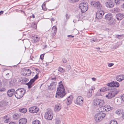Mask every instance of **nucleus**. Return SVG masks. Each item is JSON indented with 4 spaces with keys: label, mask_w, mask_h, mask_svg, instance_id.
Here are the masks:
<instances>
[{
    "label": "nucleus",
    "mask_w": 124,
    "mask_h": 124,
    "mask_svg": "<svg viewBox=\"0 0 124 124\" xmlns=\"http://www.w3.org/2000/svg\"><path fill=\"white\" fill-rule=\"evenodd\" d=\"M26 92L25 90L23 88L18 89L15 91V95L16 98L20 99L23 97Z\"/></svg>",
    "instance_id": "1"
},
{
    "label": "nucleus",
    "mask_w": 124,
    "mask_h": 124,
    "mask_svg": "<svg viewBox=\"0 0 124 124\" xmlns=\"http://www.w3.org/2000/svg\"><path fill=\"white\" fill-rule=\"evenodd\" d=\"M65 90L64 88H58L55 97L58 98H62L65 95Z\"/></svg>",
    "instance_id": "2"
},
{
    "label": "nucleus",
    "mask_w": 124,
    "mask_h": 124,
    "mask_svg": "<svg viewBox=\"0 0 124 124\" xmlns=\"http://www.w3.org/2000/svg\"><path fill=\"white\" fill-rule=\"evenodd\" d=\"M118 92V91H117L116 88L112 89L108 91V94L106 95V97L108 99H111L114 97Z\"/></svg>",
    "instance_id": "3"
},
{
    "label": "nucleus",
    "mask_w": 124,
    "mask_h": 124,
    "mask_svg": "<svg viewBox=\"0 0 124 124\" xmlns=\"http://www.w3.org/2000/svg\"><path fill=\"white\" fill-rule=\"evenodd\" d=\"M100 111V113L96 114L94 116L95 121L99 122L105 116V113Z\"/></svg>",
    "instance_id": "4"
},
{
    "label": "nucleus",
    "mask_w": 124,
    "mask_h": 124,
    "mask_svg": "<svg viewBox=\"0 0 124 124\" xmlns=\"http://www.w3.org/2000/svg\"><path fill=\"white\" fill-rule=\"evenodd\" d=\"M93 104L95 105L98 106L101 109V108L104 105L105 103L103 100L96 99L93 100Z\"/></svg>",
    "instance_id": "5"
},
{
    "label": "nucleus",
    "mask_w": 124,
    "mask_h": 124,
    "mask_svg": "<svg viewBox=\"0 0 124 124\" xmlns=\"http://www.w3.org/2000/svg\"><path fill=\"white\" fill-rule=\"evenodd\" d=\"M79 8L81 10V12L83 13H84L86 12L88 9V3L86 2L81 3L79 4Z\"/></svg>",
    "instance_id": "6"
},
{
    "label": "nucleus",
    "mask_w": 124,
    "mask_h": 124,
    "mask_svg": "<svg viewBox=\"0 0 124 124\" xmlns=\"http://www.w3.org/2000/svg\"><path fill=\"white\" fill-rule=\"evenodd\" d=\"M53 114L52 111L49 110L45 113V117L46 119L51 120L53 118Z\"/></svg>",
    "instance_id": "7"
},
{
    "label": "nucleus",
    "mask_w": 124,
    "mask_h": 124,
    "mask_svg": "<svg viewBox=\"0 0 124 124\" xmlns=\"http://www.w3.org/2000/svg\"><path fill=\"white\" fill-rule=\"evenodd\" d=\"M38 75H36L35 77L33 79H32L28 83H26V85L28 86V88L30 89L33 86V83L35 81V80L38 78Z\"/></svg>",
    "instance_id": "8"
},
{
    "label": "nucleus",
    "mask_w": 124,
    "mask_h": 124,
    "mask_svg": "<svg viewBox=\"0 0 124 124\" xmlns=\"http://www.w3.org/2000/svg\"><path fill=\"white\" fill-rule=\"evenodd\" d=\"M91 4L98 9H101L102 7L101 4L99 1H93L91 3Z\"/></svg>",
    "instance_id": "9"
},
{
    "label": "nucleus",
    "mask_w": 124,
    "mask_h": 124,
    "mask_svg": "<svg viewBox=\"0 0 124 124\" xmlns=\"http://www.w3.org/2000/svg\"><path fill=\"white\" fill-rule=\"evenodd\" d=\"M111 109V107L109 105H106L104 107L101 108V112H106L109 111Z\"/></svg>",
    "instance_id": "10"
},
{
    "label": "nucleus",
    "mask_w": 124,
    "mask_h": 124,
    "mask_svg": "<svg viewBox=\"0 0 124 124\" xmlns=\"http://www.w3.org/2000/svg\"><path fill=\"white\" fill-rule=\"evenodd\" d=\"M83 98L81 96H78L77 97L76 101V102H75V103L76 104L81 105L83 103Z\"/></svg>",
    "instance_id": "11"
},
{
    "label": "nucleus",
    "mask_w": 124,
    "mask_h": 124,
    "mask_svg": "<svg viewBox=\"0 0 124 124\" xmlns=\"http://www.w3.org/2000/svg\"><path fill=\"white\" fill-rule=\"evenodd\" d=\"M38 110V108L36 106L31 107L29 109L30 112L32 113H36Z\"/></svg>",
    "instance_id": "12"
},
{
    "label": "nucleus",
    "mask_w": 124,
    "mask_h": 124,
    "mask_svg": "<svg viewBox=\"0 0 124 124\" xmlns=\"http://www.w3.org/2000/svg\"><path fill=\"white\" fill-rule=\"evenodd\" d=\"M113 1L111 0H108L105 3L106 7L108 8H112L113 7L114 5Z\"/></svg>",
    "instance_id": "13"
},
{
    "label": "nucleus",
    "mask_w": 124,
    "mask_h": 124,
    "mask_svg": "<svg viewBox=\"0 0 124 124\" xmlns=\"http://www.w3.org/2000/svg\"><path fill=\"white\" fill-rule=\"evenodd\" d=\"M104 14V12L102 11H97L96 14V17L98 19H101Z\"/></svg>",
    "instance_id": "14"
},
{
    "label": "nucleus",
    "mask_w": 124,
    "mask_h": 124,
    "mask_svg": "<svg viewBox=\"0 0 124 124\" xmlns=\"http://www.w3.org/2000/svg\"><path fill=\"white\" fill-rule=\"evenodd\" d=\"M56 84L57 82L56 81L52 82L51 83L50 85L48 86V89L49 90H52L55 87Z\"/></svg>",
    "instance_id": "15"
},
{
    "label": "nucleus",
    "mask_w": 124,
    "mask_h": 124,
    "mask_svg": "<svg viewBox=\"0 0 124 124\" xmlns=\"http://www.w3.org/2000/svg\"><path fill=\"white\" fill-rule=\"evenodd\" d=\"M15 90L14 89L9 90L7 92L8 96L9 97H12L15 93Z\"/></svg>",
    "instance_id": "16"
},
{
    "label": "nucleus",
    "mask_w": 124,
    "mask_h": 124,
    "mask_svg": "<svg viewBox=\"0 0 124 124\" xmlns=\"http://www.w3.org/2000/svg\"><path fill=\"white\" fill-rule=\"evenodd\" d=\"M105 19L109 21L110 20H113V16L111 13H108L105 15Z\"/></svg>",
    "instance_id": "17"
},
{
    "label": "nucleus",
    "mask_w": 124,
    "mask_h": 124,
    "mask_svg": "<svg viewBox=\"0 0 124 124\" xmlns=\"http://www.w3.org/2000/svg\"><path fill=\"white\" fill-rule=\"evenodd\" d=\"M2 118L4 120V122L5 123H8L10 121L9 115H8L4 116Z\"/></svg>",
    "instance_id": "18"
},
{
    "label": "nucleus",
    "mask_w": 124,
    "mask_h": 124,
    "mask_svg": "<svg viewBox=\"0 0 124 124\" xmlns=\"http://www.w3.org/2000/svg\"><path fill=\"white\" fill-rule=\"evenodd\" d=\"M61 108V105L60 104H57L54 107V111L56 112H58L60 110Z\"/></svg>",
    "instance_id": "19"
},
{
    "label": "nucleus",
    "mask_w": 124,
    "mask_h": 124,
    "mask_svg": "<svg viewBox=\"0 0 124 124\" xmlns=\"http://www.w3.org/2000/svg\"><path fill=\"white\" fill-rule=\"evenodd\" d=\"M124 17V15L121 13H119L116 15V17L118 20H122Z\"/></svg>",
    "instance_id": "20"
},
{
    "label": "nucleus",
    "mask_w": 124,
    "mask_h": 124,
    "mask_svg": "<svg viewBox=\"0 0 124 124\" xmlns=\"http://www.w3.org/2000/svg\"><path fill=\"white\" fill-rule=\"evenodd\" d=\"M23 71L25 72L26 73L24 74V76H30L31 73V71L29 69H24Z\"/></svg>",
    "instance_id": "21"
},
{
    "label": "nucleus",
    "mask_w": 124,
    "mask_h": 124,
    "mask_svg": "<svg viewBox=\"0 0 124 124\" xmlns=\"http://www.w3.org/2000/svg\"><path fill=\"white\" fill-rule=\"evenodd\" d=\"M95 88L93 86H92L91 88L89 90V91L87 94V95L88 97H90L92 95V92L93 90H94Z\"/></svg>",
    "instance_id": "22"
},
{
    "label": "nucleus",
    "mask_w": 124,
    "mask_h": 124,
    "mask_svg": "<svg viewBox=\"0 0 124 124\" xmlns=\"http://www.w3.org/2000/svg\"><path fill=\"white\" fill-rule=\"evenodd\" d=\"M19 124H26L27 122V120L25 118H23L19 120Z\"/></svg>",
    "instance_id": "23"
},
{
    "label": "nucleus",
    "mask_w": 124,
    "mask_h": 124,
    "mask_svg": "<svg viewBox=\"0 0 124 124\" xmlns=\"http://www.w3.org/2000/svg\"><path fill=\"white\" fill-rule=\"evenodd\" d=\"M72 99V96H69L68 97L67 101V105H69L71 103Z\"/></svg>",
    "instance_id": "24"
},
{
    "label": "nucleus",
    "mask_w": 124,
    "mask_h": 124,
    "mask_svg": "<svg viewBox=\"0 0 124 124\" xmlns=\"http://www.w3.org/2000/svg\"><path fill=\"white\" fill-rule=\"evenodd\" d=\"M124 79V76L120 75L118 76L116 78V79L117 81H121Z\"/></svg>",
    "instance_id": "25"
},
{
    "label": "nucleus",
    "mask_w": 124,
    "mask_h": 124,
    "mask_svg": "<svg viewBox=\"0 0 124 124\" xmlns=\"http://www.w3.org/2000/svg\"><path fill=\"white\" fill-rule=\"evenodd\" d=\"M21 115L19 113H16L13 115V117L14 119L16 120L20 118Z\"/></svg>",
    "instance_id": "26"
},
{
    "label": "nucleus",
    "mask_w": 124,
    "mask_h": 124,
    "mask_svg": "<svg viewBox=\"0 0 124 124\" xmlns=\"http://www.w3.org/2000/svg\"><path fill=\"white\" fill-rule=\"evenodd\" d=\"M12 72L10 70H8L6 72V77L8 78H10L11 77Z\"/></svg>",
    "instance_id": "27"
},
{
    "label": "nucleus",
    "mask_w": 124,
    "mask_h": 124,
    "mask_svg": "<svg viewBox=\"0 0 124 124\" xmlns=\"http://www.w3.org/2000/svg\"><path fill=\"white\" fill-rule=\"evenodd\" d=\"M40 39L39 37L36 36H34L33 37V39L32 40L34 42H36L39 41Z\"/></svg>",
    "instance_id": "28"
},
{
    "label": "nucleus",
    "mask_w": 124,
    "mask_h": 124,
    "mask_svg": "<svg viewBox=\"0 0 124 124\" xmlns=\"http://www.w3.org/2000/svg\"><path fill=\"white\" fill-rule=\"evenodd\" d=\"M102 38H101V39H100L99 40L98 39L96 38H93L91 39H90V41L92 43H93L94 42H98L100 40H102Z\"/></svg>",
    "instance_id": "29"
},
{
    "label": "nucleus",
    "mask_w": 124,
    "mask_h": 124,
    "mask_svg": "<svg viewBox=\"0 0 124 124\" xmlns=\"http://www.w3.org/2000/svg\"><path fill=\"white\" fill-rule=\"evenodd\" d=\"M53 29L54 31V32L53 33V35H55L57 31V28L56 26H54L53 27Z\"/></svg>",
    "instance_id": "30"
},
{
    "label": "nucleus",
    "mask_w": 124,
    "mask_h": 124,
    "mask_svg": "<svg viewBox=\"0 0 124 124\" xmlns=\"http://www.w3.org/2000/svg\"><path fill=\"white\" fill-rule=\"evenodd\" d=\"M19 111L21 112L25 113L27 111V109L26 108H23L19 110Z\"/></svg>",
    "instance_id": "31"
},
{
    "label": "nucleus",
    "mask_w": 124,
    "mask_h": 124,
    "mask_svg": "<svg viewBox=\"0 0 124 124\" xmlns=\"http://www.w3.org/2000/svg\"><path fill=\"white\" fill-rule=\"evenodd\" d=\"M113 87H118L119 86V83L116 82H113Z\"/></svg>",
    "instance_id": "32"
},
{
    "label": "nucleus",
    "mask_w": 124,
    "mask_h": 124,
    "mask_svg": "<svg viewBox=\"0 0 124 124\" xmlns=\"http://www.w3.org/2000/svg\"><path fill=\"white\" fill-rule=\"evenodd\" d=\"M32 124H40V122L38 120H36L33 122Z\"/></svg>",
    "instance_id": "33"
},
{
    "label": "nucleus",
    "mask_w": 124,
    "mask_h": 124,
    "mask_svg": "<svg viewBox=\"0 0 124 124\" xmlns=\"http://www.w3.org/2000/svg\"><path fill=\"white\" fill-rule=\"evenodd\" d=\"M110 123L109 124H117V122L115 120H111Z\"/></svg>",
    "instance_id": "34"
},
{
    "label": "nucleus",
    "mask_w": 124,
    "mask_h": 124,
    "mask_svg": "<svg viewBox=\"0 0 124 124\" xmlns=\"http://www.w3.org/2000/svg\"><path fill=\"white\" fill-rule=\"evenodd\" d=\"M59 86L58 88H64L63 85L62 84V81H60L59 83Z\"/></svg>",
    "instance_id": "35"
},
{
    "label": "nucleus",
    "mask_w": 124,
    "mask_h": 124,
    "mask_svg": "<svg viewBox=\"0 0 124 124\" xmlns=\"http://www.w3.org/2000/svg\"><path fill=\"white\" fill-rule=\"evenodd\" d=\"M45 4L43 3L42 6L43 9L44 11H46L47 10V9L45 7Z\"/></svg>",
    "instance_id": "36"
},
{
    "label": "nucleus",
    "mask_w": 124,
    "mask_h": 124,
    "mask_svg": "<svg viewBox=\"0 0 124 124\" xmlns=\"http://www.w3.org/2000/svg\"><path fill=\"white\" fill-rule=\"evenodd\" d=\"M70 65H68L66 67V70L67 71H69L70 69Z\"/></svg>",
    "instance_id": "37"
},
{
    "label": "nucleus",
    "mask_w": 124,
    "mask_h": 124,
    "mask_svg": "<svg viewBox=\"0 0 124 124\" xmlns=\"http://www.w3.org/2000/svg\"><path fill=\"white\" fill-rule=\"evenodd\" d=\"M116 113L118 115H119L121 113V111L119 109H118L116 110Z\"/></svg>",
    "instance_id": "38"
},
{
    "label": "nucleus",
    "mask_w": 124,
    "mask_h": 124,
    "mask_svg": "<svg viewBox=\"0 0 124 124\" xmlns=\"http://www.w3.org/2000/svg\"><path fill=\"white\" fill-rule=\"evenodd\" d=\"M58 70L61 72H64V70L62 68H61L60 67H59V68H58Z\"/></svg>",
    "instance_id": "39"
},
{
    "label": "nucleus",
    "mask_w": 124,
    "mask_h": 124,
    "mask_svg": "<svg viewBox=\"0 0 124 124\" xmlns=\"http://www.w3.org/2000/svg\"><path fill=\"white\" fill-rule=\"evenodd\" d=\"M32 26L34 28L36 29L37 28V24L35 23H33L32 24Z\"/></svg>",
    "instance_id": "40"
},
{
    "label": "nucleus",
    "mask_w": 124,
    "mask_h": 124,
    "mask_svg": "<svg viewBox=\"0 0 124 124\" xmlns=\"http://www.w3.org/2000/svg\"><path fill=\"white\" fill-rule=\"evenodd\" d=\"M107 89L105 88H103L100 90L101 92H105L107 90Z\"/></svg>",
    "instance_id": "41"
},
{
    "label": "nucleus",
    "mask_w": 124,
    "mask_h": 124,
    "mask_svg": "<svg viewBox=\"0 0 124 124\" xmlns=\"http://www.w3.org/2000/svg\"><path fill=\"white\" fill-rule=\"evenodd\" d=\"M75 19L73 21V22L74 23H76L77 20H79L77 16H75Z\"/></svg>",
    "instance_id": "42"
},
{
    "label": "nucleus",
    "mask_w": 124,
    "mask_h": 124,
    "mask_svg": "<svg viewBox=\"0 0 124 124\" xmlns=\"http://www.w3.org/2000/svg\"><path fill=\"white\" fill-rule=\"evenodd\" d=\"M115 2L117 5H118L120 2V0H115Z\"/></svg>",
    "instance_id": "43"
},
{
    "label": "nucleus",
    "mask_w": 124,
    "mask_h": 124,
    "mask_svg": "<svg viewBox=\"0 0 124 124\" xmlns=\"http://www.w3.org/2000/svg\"><path fill=\"white\" fill-rule=\"evenodd\" d=\"M108 86H113V82L110 83H108Z\"/></svg>",
    "instance_id": "44"
},
{
    "label": "nucleus",
    "mask_w": 124,
    "mask_h": 124,
    "mask_svg": "<svg viewBox=\"0 0 124 124\" xmlns=\"http://www.w3.org/2000/svg\"><path fill=\"white\" fill-rule=\"evenodd\" d=\"M66 19L67 20L69 19L70 18V16L67 14H66L65 15Z\"/></svg>",
    "instance_id": "45"
},
{
    "label": "nucleus",
    "mask_w": 124,
    "mask_h": 124,
    "mask_svg": "<svg viewBox=\"0 0 124 124\" xmlns=\"http://www.w3.org/2000/svg\"><path fill=\"white\" fill-rule=\"evenodd\" d=\"M114 64L113 63H108V66L109 67H111L114 65Z\"/></svg>",
    "instance_id": "46"
},
{
    "label": "nucleus",
    "mask_w": 124,
    "mask_h": 124,
    "mask_svg": "<svg viewBox=\"0 0 124 124\" xmlns=\"http://www.w3.org/2000/svg\"><path fill=\"white\" fill-rule=\"evenodd\" d=\"M44 55V54H43L40 55V58L42 60L43 59Z\"/></svg>",
    "instance_id": "47"
},
{
    "label": "nucleus",
    "mask_w": 124,
    "mask_h": 124,
    "mask_svg": "<svg viewBox=\"0 0 124 124\" xmlns=\"http://www.w3.org/2000/svg\"><path fill=\"white\" fill-rule=\"evenodd\" d=\"M6 89L5 88H1L0 89V91L1 92L4 91H5Z\"/></svg>",
    "instance_id": "48"
},
{
    "label": "nucleus",
    "mask_w": 124,
    "mask_h": 124,
    "mask_svg": "<svg viewBox=\"0 0 124 124\" xmlns=\"http://www.w3.org/2000/svg\"><path fill=\"white\" fill-rule=\"evenodd\" d=\"M3 103H4V102L3 101H1L0 103V105L1 107H3L5 105L4 104H3Z\"/></svg>",
    "instance_id": "49"
},
{
    "label": "nucleus",
    "mask_w": 124,
    "mask_h": 124,
    "mask_svg": "<svg viewBox=\"0 0 124 124\" xmlns=\"http://www.w3.org/2000/svg\"><path fill=\"white\" fill-rule=\"evenodd\" d=\"M122 35H117L116 36V37L117 38L120 39V37H121Z\"/></svg>",
    "instance_id": "50"
},
{
    "label": "nucleus",
    "mask_w": 124,
    "mask_h": 124,
    "mask_svg": "<svg viewBox=\"0 0 124 124\" xmlns=\"http://www.w3.org/2000/svg\"><path fill=\"white\" fill-rule=\"evenodd\" d=\"M21 74L23 76H24V74L26 73H25V72L23 71H23H21Z\"/></svg>",
    "instance_id": "51"
},
{
    "label": "nucleus",
    "mask_w": 124,
    "mask_h": 124,
    "mask_svg": "<svg viewBox=\"0 0 124 124\" xmlns=\"http://www.w3.org/2000/svg\"><path fill=\"white\" fill-rule=\"evenodd\" d=\"M9 124H17L15 122H11L9 123Z\"/></svg>",
    "instance_id": "52"
},
{
    "label": "nucleus",
    "mask_w": 124,
    "mask_h": 124,
    "mask_svg": "<svg viewBox=\"0 0 124 124\" xmlns=\"http://www.w3.org/2000/svg\"><path fill=\"white\" fill-rule=\"evenodd\" d=\"M121 98L122 100L123 101H124V94L122 96Z\"/></svg>",
    "instance_id": "53"
},
{
    "label": "nucleus",
    "mask_w": 124,
    "mask_h": 124,
    "mask_svg": "<svg viewBox=\"0 0 124 124\" xmlns=\"http://www.w3.org/2000/svg\"><path fill=\"white\" fill-rule=\"evenodd\" d=\"M56 78L55 77L54 78H51V80H54L55 81H56Z\"/></svg>",
    "instance_id": "54"
},
{
    "label": "nucleus",
    "mask_w": 124,
    "mask_h": 124,
    "mask_svg": "<svg viewBox=\"0 0 124 124\" xmlns=\"http://www.w3.org/2000/svg\"><path fill=\"white\" fill-rule=\"evenodd\" d=\"M63 61L64 63H66L67 62V61L65 59H63Z\"/></svg>",
    "instance_id": "55"
},
{
    "label": "nucleus",
    "mask_w": 124,
    "mask_h": 124,
    "mask_svg": "<svg viewBox=\"0 0 124 124\" xmlns=\"http://www.w3.org/2000/svg\"><path fill=\"white\" fill-rule=\"evenodd\" d=\"M71 1H72L73 2H78V1L79 0H71Z\"/></svg>",
    "instance_id": "56"
},
{
    "label": "nucleus",
    "mask_w": 124,
    "mask_h": 124,
    "mask_svg": "<svg viewBox=\"0 0 124 124\" xmlns=\"http://www.w3.org/2000/svg\"><path fill=\"white\" fill-rule=\"evenodd\" d=\"M68 37L70 38H73L74 37V36L71 35H68L67 36Z\"/></svg>",
    "instance_id": "57"
},
{
    "label": "nucleus",
    "mask_w": 124,
    "mask_h": 124,
    "mask_svg": "<svg viewBox=\"0 0 124 124\" xmlns=\"http://www.w3.org/2000/svg\"><path fill=\"white\" fill-rule=\"evenodd\" d=\"M101 93H97L96 94V96H99L100 95H101Z\"/></svg>",
    "instance_id": "58"
},
{
    "label": "nucleus",
    "mask_w": 124,
    "mask_h": 124,
    "mask_svg": "<svg viewBox=\"0 0 124 124\" xmlns=\"http://www.w3.org/2000/svg\"><path fill=\"white\" fill-rule=\"evenodd\" d=\"M122 117L124 119V112L123 113L122 116Z\"/></svg>",
    "instance_id": "59"
},
{
    "label": "nucleus",
    "mask_w": 124,
    "mask_h": 124,
    "mask_svg": "<svg viewBox=\"0 0 124 124\" xmlns=\"http://www.w3.org/2000/svg\"><path fill=\"white\" fill-rule=\"evenodd\" d=\"M92 79L93 81H95L96 80V78H92Z\"/></svg>",
    "instance_id": "60"
},
{
    "label": "nucleus",
    "mask_w": 124,
    "mask_h": 124,
    "mask_svg": "<svg viewBox=\"0 0 124 124\" xmlns=\"http://www.w3.org/2000/svg\"><path fill=\"white\" fill-rule=\"evenodd\" d=\"M3 13V11H0V15L2 14Z\"/></svg>",
    "instance_id": "61"
},
{
    "label": "nucleus",
    "mask_w": 124,
    "mask_h": 124,
    "mask_svg": "<svg viewBox=\"0 0 124 124\" xmlns=\"http://www.w3.org/2000/svg\"><path fill=\"white\" fill-rule=\"evenodd\" d=\"M54 18H52L51 21H54Z\"/></svg>",
    "instance_id": "62"
},
{
    "label": "nucleus",
    "mask_w": 124,
    "mask_h": 124,
    "mask_svg": "<svg viewBox=\"0 0 124 124\" xmlns=\"http://www.w3.org/2000/svg\"><path fill=\"white\" fill-rule=\"evenodd\" d=\"M96 49H100V48L99 47H96Z\"/></svg>",
    "instance_id": "63"
},
{
    "label": "nucleus",
    "mask_w": 124,
    "mask_h": 124,
    "mask_svg": "<svg viewBox=\"0 0 124 124\" xmlns=\"http://www.w3.org/2000/svg\"><path fill=\"white\" fill-rule=\"evenodd\" d=\"M122 23L123 25H124V19L123 20V21L122 22Z\"/></svg>",
    "instance_id": "64"
}]
</instances>
